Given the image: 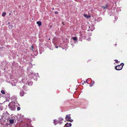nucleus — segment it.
<instances>
[{
    "instance_id": "nucleus-29",
    "label": "nucleus",
    "mask_w": 127,
    "mask_h": 127,
    "mask_svg": "<svg viewBox=\"0 0 127 127\" xmlns=\"http://www.w3.org/2000/svg\"><path fill=\"white\" fill-rule=\"evenodd\" d=\"M9 15H10L11 14V13H9Z\"/></svg>"
},
{
    "instance_id": "nucleus-14",
    "label": "nucleus",
    "mask_w": 127,
    "mask_h": 127,
    "mask_svg": "<svg viewBox=\"0 0 127 127\" xmlns=\"http://www.w3.org/2000/svg\"><path fill=\"white\" fill-rule=\"evenodd\" d=\"M1 93L3 94H4L5 93V92H4V91L3 90H2L1 91Z\"/></svg>"
},
{
    "instance_id": "nucleus-4",
    "label": "nucleus",
    "mask_w": 127,
    "mask_h": 127,
    "mask_svg": "<svg viewBox=\"0 0 127 127\" xmlns=\"http://www.w3.org/2000/svg\"><path fill=\"white\" fill-rule=\"evenodd\" d=\"M71 39H72L74 41V42L75 43H77V37H72L71 38Z\"/></svg>"
},
{
    "instance_id": "nucleus-28",
    "label": "nucleus",
    "mask_w": 127,
    "mask_h": 127,
    "mask_svg": "<svg viewBox=\"0 0 127 127\" xmlns=\"http://www.w3.org/2000/svg\"><path fill=\"white\" fill-rule=\"evenodd\" d=\"M82 84L83 85H84V83H83Z\"/></svg>"
},
{
    "instance_id": "nucleus-16",
    "label": "nucleus",
    "mask_w": 127,
    "mask_h": 127,
    "mask_svg": "<svg viewBox=\"0 0 127 127\" xmlns=\"http://www.w3.org/2000/svg\"><path fill=\"white\" fill-rule=\"evenodd\" d=\"M20 109V107H18L17 108V110H19Z\"/></svg>"
},
{
    "instance_id": "nucleus-18",
    "label": "nucleus",
    "mask_w": 127,
    "mask_h": 127,
    "mask_svg": "<svg viewBox=\"0 0 127 127\" xmlns=\"http://www.w3.org/2000/svg\"><path fill=\"white\" fill-rule=\"evenodd\" d=\"M92 84H93L95 83V82L94 81H92Z\"/></svg>"
},
{
    "instance_id": "nucleus-1",
    "label": "nucleus",
    "mask_w": 127,
    "mask_h": 127,
    "mask_svg": "<svg viewBox=\"0 0 127 127\" xmlns=\"http://www.w3.org/2000/svg\"><path fill=\"white\" fill-rule=\"evenodd\" d=\"M124 64L123 63H122L120 65L117 66L115 67V69L117 70H121L123 68V66Z\"/></svg>"
},
{
    "instance_id": "nucleus-6",
    "label": "nucleus",
    "mask_w": 127,
    "mask_h": 127,
    "mask_svg": "<svg viewBox=\"0 0 127 127\" xmlns=\"http://www.w3.org/2000/svg\"><path fill=\"white\" fill-rule=\"evenodd\" d=\"M71 125L72 124L71 123H67L65 125V126H66L67 127H69L68 126L70 127L71 126Z\"/></svg>"
},
{
    "instance_id": "nucleus-26",
    "label": "nucleus",
    "mask_w": 127,
    "mask_h": 127,
    "mask_svg": "<svg viewBox=\"0 0 127 127\" xmlns=\"http://www.w3.org/2000/svg\"><path fill=\"white\" fill-rule=\"evenodd\" d=\"M71 45H72V47H73V46H74L73 45V44H71Z\"/></svg>"
},
{
    "instance_id": "nucleus-22",
    "label": "nucleus",
    "mask_w": 127,
    "mask_h": 127,
    "mask_svg": "<svg viewBox=\"0 0 127 127\" xmlns=\"http://www.w3.org/2000/svg\"><path fill=\"white\" fill-rule=\"evenodd\" d=\"M93 30V29H92L91 30V31H92Z\"/></svg>"
},
{
    "instance_id": "nucleus-15",
    "label": "nucleus",
    "mask_w": 127,
    "mask_h": 127,
    "mask_svg": "<svg viewBox=\"0 0 127 127\" xmlns=\"http://www.w3.org/2000/svg\"><path fill=\"white\" fill-rule=\"evenodd\" d=\"M93 84L92 83H91L90 84V87H92L93 86Z\"/></svg>"
},
{
    "instance_id": "nucleus-27",
    "label": "nucleus",
    "mask_w": 127,
    "mask_h": 127,
    "mask_svg": "<svg viewBox=\"0 0 127 127\" xmlns=\"http://www.w3.org/2000/svg\"><path fill=\"white\" fill-rule=\"evenodd\" d=\"M58 46H57V47H56V48H58Z\"/></svg>"
},
{
    "instance_id": "nucleus-20",
    "label": "nucleus",
    "mask_w": 127,
    "mask_h": 127,
    "mask_svg": "<svg viewBox=\"0 0 127 127\" xmlns=\"http://www.w3.org/2000/svg\"><path fill=\"white\" fill-rule=\"evenodd\" d=\"M31 74L32 75H34V73H32V72H31Z\"/></svg>"
},
{
    "instance_id": "nucleus-3",
    "label": "nucleus",
    "mask_w": 127,
    "mask_h": 127,
    "mask_svg": "<svg viewBox=\"0 0 127 127\" xmlns=\"http://www.w3.org/2000/svg\"><path fill=\"white\" fill-rule=\"evenodd\" d=\"M70 115H66V119L67 121H69L70 122H72L73 121V120L71 119L70 117Z\"/></svg>"
},
{
    "instance_id": "nucleus-23",
    "label": "nucleus",
    "mask_w": 127,
    "mask_h": 127,
    "mask_svg": "<svg viewBox=\"0 0 127 127\" xmlns=\"http://www.w3.org/2000/svg\"><path fill=\"white\" fill-rule=\"evenodd\" d=\"M103 7V8H104V9H105V8H106V7Z\"/></svg>"
},
{
    "instance_id": "nucleus-17",
    "label": "nucleus",
    "mask_w": 127,
    "mask_h": 127,
    "mask_svg": "<svg viewBox=\"0 0 127 127\" xmlns=\"http://www.w3.org/2000/svg\"><path fill=\"white\" fill-rule=\"evenodd\" d=\"M115 62L116 63H118V60H115Z\"/></svg>"
},
{
    "instance_id": "nucleus-21",
    "label": "nucleus",
    "mask_w": 127,
    "mask_h": 127,
    "mask_svg": "<svg viewBox=\"0 0 127 127\" xmlns=\"http://www.w3.org/2000/svg\"><path fill=\"white\" fill-rule=\"evenodd\" d=\"M89 81V80H88V79H87V80H86V82H87V83H88V82H87V81Z\"/></svg>"
},
{
    "instance_id": "nucleus-2",
    "label": "nucleus",
    "mask_w": 127,
    "mask_h": 127,
    "mask_svg": "<svg viewBox=\"0 0 127 127\" xmlns=\"http://www.w3.org/2000/svg\"><path fill=\"white\" fill-rule=\"evenodd\" d=\"M13 102H11L8 105L9 106L12 110H14L15 109V105H13Z\"/></svg>"
},
{
    "instance_id": "nucleus-7",
    "label": "nucleus",
    "mask_w": 127,
    "mask_h": 127,
    "mask_svg": "<svg viewBox=\"0 0 127 127\" xmlns=\"http://www.w3.org/2000/svg\"><path fill=\"white\" fill-rule=\"evenodd\" d=\"M24 94V91H22L20 93V95L21 96H23Z\"/></svg>"
},
{
    "instance_id": "nucleus-12",
    "label": "nucleus",
    "mask_w": 127,
    "mask_h": 127,
    "mask_svg": "<svg viewBox=\"0 0 127 127\" xmlns=\"http://www.w3.org/2000/svg\"><path fill=\"white\" fill-rule=\"evenodd\" d=\"M33 84V83L32 82H29L28 83V85L29 86H31Z\"/></svg>"
},
{
    "instance_id": "nucleus-24",
    "label": "nucleus",
    "mask_w": 127,
    "mask_h": 127,
    "mask_svg": "<svg viewBox=\"0 0 127 127\" xmlns=\"http://www.w3.org/2000/svg\"><path fill=\"white\" fill-rule=\"evenodd\" d=\"M90 38H88V40H90Z\"/></svg>"
},
{
    "instance_id": "nucleus-13",
    "label": "nucleus",
    "mask_w": 127,
    "mask_h": 127,
    "mask_svg": "<svg viewBox=\"0 0 127 127\" xmlns=\"http://www.w3.org/2000/svg\"><path fill=\"white\" fill-rule=\"evenodd\" d=\"M84 16L86 18H88L89 17H90L88 16L86 14H84Z\"/></svg>"
},
{
    "instance_id": "nucleus-25",
    "label": "nucleus",
    "mask_w": 127,
    "mask_h": 127,
    "mask_svg": "<svg viewBox=\"0 0 127 127\" xmlns=\"http://www.w3.org/2000/svg\"><path fill=\"white\" fill-rule=\"evenodd\" d=\"M87 83L86 81H84V83Z\"/></svg>"
},
{
    "instance_id": "nucleus-8",
    "label": "nucleus",
    "mask_w": 127,
    "mask_h": 127,
    "mask_svg": "<svg viewBox=\"0 0 127 127\" xmlns=\"http://www.w3.org/2000/svg\"><path fill=\"white\" fill-rule=\"evenodd\" d=\"M53 123L55 125H56L58 123V122L57 121L55 120L54 121Z\"/></svg>"
},
{
    "instance_id": "nucleus-11",
    "label": "nucleus",
    "mask_w": 127,
    "mask_h": 127,
    "mask_svg": "<svg viewBox=\"0 0 127 127\" xmlns=\"http://www.w3.org/2000/svg\"><path fill=\"white\" fill-rule=\"evenodd\" d=\"M9 121L10 122L11 124L13 123L14 122V120L13 119H11Z\"/></svg>"
},
{
    "instance_id": "nucleus-19",
    "label": "nucleus",
    "mask_w": 127,
    "mask_h": 127,
    "mask_svg": "<svg viewBox=\"0 0 127 127\" xmlns=\"http://www.w3.org/2000/svg\"><path fill=\"white\" fill-rule=\"evenodd\" d=\"M22 82L23 83H24V79H23L22 80Z\"/></svg>"
},
{
    "instance_id": "nucleus-31",
    "label": "nucleus",
    "mask_w": 127,
    "mask_h": 127,
    "mask_svg": "<svg viewBox=\"0 0 127 127\" xmlns=\"http://www.w3.org/2000/svg\"><path fill=\"white\" fill-rule=\"evenodd\" d=\"M8 24H9V23H8Z\"/></svg>"
},
{
    "instance_id": "nucleus-30",
    "label": "nucleus",
    "mask_w": 127,
    "mask_h": 127,
    "mask_svg": "<svg viewBox=\"0 0 127 127\" xmlns=\"http://www.w3.org/2000/svg\"><path fill=\"white\" fill-rule=\"evenodd\" d=\"M89 28H90V26H89Z\"/></svg>"
},
{
    "instance_id": "nucleus-10",
    "label": "nucleus",
    "mask_w": 127,
    "mask_h": 127,
    "mask_svg": "<svg viewBox=\"0 0 127 127\" xmlns=\"http://www.w3.org/2000/svg\"><path fill=\"white\" fill-rule=\"evenodd\" d=\"M6 14V12H3L2 14V16L3 17H4Z\"/></svg>"
},
{
    "instance_id": "nucleus-9",
    "label": "nucleus",
    "mask_w": 127,
    "mask_h": 127,
    "mask_svg": "<svg viewBox=\"0 0 127 127\" xmlns=\"http://www.w3.org/2000/svg\"><path fill=\"white\" fill-rule=\"evenodd\" d=\"M36 23L39 26H41L42 25L41 22L40 21H37Z\"/></svg>"
},
{
    "instance_id": "nucleus-5",
    "label": "nucleus",
    "mask_w": 127,
    "mask_h": 127,
    "mask_svg": "<svg viewBox=\"0 0 127 127\" xmlns=\"http://www.w3.org/2000/svg\"><path fill=\"white\" fill-rule=\"evenodd\" d=\"M58 119L59 120L58 121V123L60 124H61L62 123L61 121H63V119L61 117L59 118Z\"/></svg>"
}]
</instances>
